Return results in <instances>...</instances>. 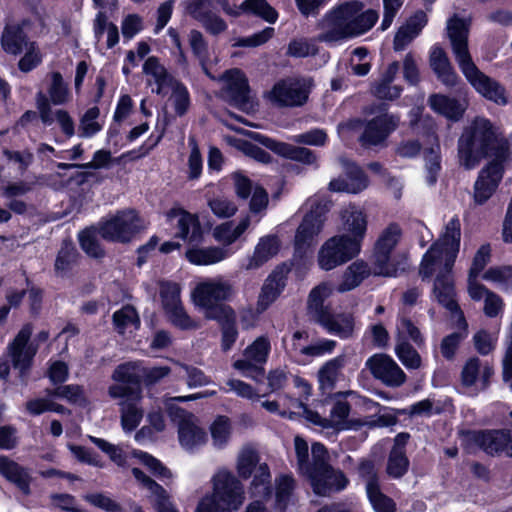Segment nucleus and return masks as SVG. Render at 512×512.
Instances as JSON below:
<instances>
[{
    "label": "nucleus",
    "instance_id": "nucleus-1",
    "mask_svg": "<svg viewBox=\"0 0 512 512\" xmlns=\"http://www.w3.org/2000/svg\"><path fill=\"white\" fill-rule=\"evenodd\" d=\"M460 221L452 218L445 226L440 238L424 254L420 274L423 278L436 275L433 294L437 301L449 310L454 319L466 329L468 324L455 300L451 270L460 248Z\"/></svg>",
    "mask_w": 512,
    "mask_h": 512
},
{
    "label": "nucleus",
    "instance_id": "nucleus-2",
    "mask_svg": "<svg viewBox=\"0 0 512 512\" xmlns=\"http://www.w3.org/2000/svg\"><path fill=\"white\" fill-rule=\"evenodd\" d=\"M471 20L454 14L446 22V32L458 67L468 83L484 98L498 105L508 103L503 86L485 75L474 63L468 47Z\"/></svg>",
    "mask_w": 512,
    "mask_h": 512
},
{
    "label": "nucleus",
    "instance_id": "nucleus-3",
    "mask_svg": "<svg viewBox=\"0 0 512 512\" xmlns=\"http://www.w3.org/2000/svg\"><path fill=\"white\" fill-rule=\"evenodd\" d=\"M364 8L359 0L343 1L332 7L317 23V40L337 45L368 32L378 21L379 14Z\"/></svg>",
    "mask_w": 512,
    "mask_h": 512
},
{
    "label": "nucleus",
    "instance_id": "nucleus-4",
    "mask_svg": "<svg viewBox=\"0 0 512 512\" xmlns=\"http://www.w3.org/2000/svg\"><path fill=\"white\" fill-rule=\"evenodd\" d=\"M510 142L500 126L488 118L475 117L462 131L457 143V157L466 170L476 168L491 155L509 153Z\"/></svg>",
    "mask_w": 512,
    "mask_h": 512
},
{
    "label": "nucleus",
    "instance_id": "nucleus-5",
    "mask_svg": "<svg viewBox=\"0 0 512 512\" xmlns=\"http://www.w3.org/2000/svg\"><path fill=\"white\" fill-rule=\"evenodd\" d=\"M294 451L297 471L310 481L315 494L327 496L346 487V477L329 465V455L323 444L313 443L310 456L308 443L297 435L294 438Z\"/></svg>",
    "mask_w": 512,
    "mask_h": 512
},
{
    "label": "nucleus",
    "instance_id": "nucleus-6",
    "mask_svg": "<svg viewBox=\"0 0 512 512\" xmlns=\"http://www.w3.org/2000/svg\"><path fill=\"white\" fill-rule=\"evenodd\" d=\"M211 493L198 503L195 512H237L246 496L241 480L228 468L217 469L210 479Z\"/></svg>",
    "mask_w": 512,
    "mask_h": 512
},
{
    "label": "nucleus",
    "instance_id": "nucleus-7",
    "mask_svg": "<svg viewBox=\"0 0 512 512\" xmlns=\"http://www.w3.org/2000/svg\"><path fill=\"white\" fill-rule=\"evenodd\" d=\"M295 404L302 409V415L311 423L324 429H332L335 432L355 429L362 425L370 427H387L396 423V418L389 412L369 417L364 422L349 420L350 405L346 401H336L329 413V417L323 418L317 412L306 407L301 401H295Z\"/></svg>",
    "mask_w": 512,
    "mask_h": 512
},
{
    "label": "nucleus",
    "instance_id": "nucleus-8",
    "mask_svg": "<svg viewBox=\"0 0 512 512\" xmlns=\"http://www.w3.org/2000/svg\"><path fill=\"white\" fill-rule=\"evenodd\" d=\"M235 294L232 283L223 277L207 278L200 281L192 292V299L196 306L204 310L209 319L222 321L230 318L233 311L222 304L230 300Z\"/></svg>",
    "mask_w": 512,
    "mask_h": 512
},
{
    "label": "nucleus",
    "instance_id": "nucleus-9",
    "mask_svg": "<svg viewBox=\"0 0 512 512\" xmlns=\"http://www.w3.org/2000/svg\"><path fill=\"white\" fill-rule=\"evenodd\" d=\"M32 326L24 325L15 338L8 344L5 354L0 357V378L7 380L10 375V363L20 376L30 369L38 346L30 340Z\"/></svg>",
    "mask_w": 512,
    "mask_h": 512
},
{
    "label": "nucleus",
    "instance_id": "nucleus-10",
    "mask_svg": "<svg viewBox=\"0 0 512 512\" xmlns=\"http://www.w3.org/2000/svg\"><path fill=\"white\" fill-rule=\"evenodd\" d=\"M402 238V229L396 223H390L378 236L373 253V274L393 277L397 275V263L394 250Z\"/></svg>",
    "mask_w": 512,
    "mask_h": 512
},
{
    "label": "nucleus",
    "instance_id": "nucleus-11",
    "mask_svg": "<svg viewBox=\"0 0 512 512\" xmlns=\"http://www.w3.org/2000/svg\"><path fill=\"white\" fill-rule=\"evenodd\" d=\"M304 206L307 213L295 235V247L298 252H305L312 246L323 229L326 213L330 209V205L318 197L308 199Z\"/></svg>",
    "mask_w": 512,
    "mask_h": 512
},
{
    "label": "nucleus",
    "instance_id": "nucleus-12",
    "mask_svg": "<svg viewBox=\"0 0 512 512\" xmlns=\"http://www.w3.org/2000/svg\"><path fill=\"white\" fill-rule=\"evenodd\" d=\"M166 406L171 420L178 426V439L183 449L194 451L206 444L207 433L194 414L175 406L170 401Z\"/></svg>",
    "mask_w": 512,
    "mask_h": 512
},
{
    "label": "nucleus",
    "instance_id": "nucleus-13",
    "mask_svg": "<svg viewBox=\"0 0 512 512\" xmlns=\"http://www.w3.org/2000/svg\"><path fill=\"white\" fill-rule=\"evenodd\" d=\"M508 154H495L478 172L472 192L476 205L485 204L496 193L505 173Z\"/></svg>",
    "mask_w": 512,
    "mask_h": 512
},
{
    "label": "nucleus",
    "instance_id": "nucleus-14",
    "mask_svg": "<svg viewBox=\"0 0 512 512\" xmlns=\"http://www.w3.org/2000/svg\"><path fill=\"white\" fill-rule=\"evenodd\" d=\"M312 86L310 78L283 79L265 93V98L278 107L301 106L307 101Z\"/></svg>",
    "mask_w": 512,
    "mask_h": 512
},
{
    "label": "nucleus",
    "instance_id": "nucleus-15",
    "mask_svg": "<svg viewBox=\"0 0 512 512\" xmlns=\"http://www.w3.org/2000/svg\"><path fill=\"white\" fill-rule=\"evenodd\" d=\"M47 94L39 91L36 94V108L43 124L53 123L52 107L54 105L68 104L72 99V93L68 84L59 72H51L47 76Z\"/></svg>",
    "mask_w": 512,
    "mask_h": 512
},
{
    "label": "nucleus",
    "instance_id": "nucleus-16",
    "mask_svg": "<svg viewBox=\"0 0 512 512\" xmlns=\"http://www.w3.org/2000/svg\"><path fill=\"white\" fill-rule=\"evenodd\" d=\"M360 252L359 248L336 234L328 238L319 248L317 263L320 269L330 271L354 259Z\"/></svg>",
    "mask_w": 512,
    "mask_h": 512
},
{
    "label": "nucleus",
    "instance_id": "nucleus-17",
    "mask_svg": "<svg viewBox=\"0 0 512 512\" xmlns=\"http://www.w3.org/2000/svg\"><path fill=\"white\" fill-rule=\"evenodd\" d=\"M142 228L143 223L134 210H123L103 222L99 233L109 241L128 242Z\"/></svg>",
    "mask_w": 512,
    "mask_h": 512
},
{
    "label": "nucleus",
    "instance_id": "nucleus-18",
    "mask_svg": "<svg viewBox=\"0 0 512 512\" xmlns=\"http://www.w3.org/2000/svg\"><path fill=\"white\" fill-rule=\"evenodd\" d=\"M339 236L360 250L368 230V214L364 208L350 203L339 210Z\"/></svg>",
    "mask_w": 512,
    "mask_h": 512
},
{
    "label": "nucleus",
    "instance_id": "nucleus-19",
    "mask_svg": "<svg viewBox=\"0 0 512 512\" xmlns=\"http://www.w3.org/2000/svg\"><path fill=\"white\" fill-rule=\"evenodd\" d=\"M218 81L221 83V93L225 99L243 111L253 108L248 81L240 69L227 70Z\"/></svg>",
    "mask_w": 512,
    "mask_h": 512
},
{
    "label": "nucleus",
    "instance_id": "nucleus-20",
    "mask_svg": "<svg viewBox=\"0 0 512 512\" xmlns=\"http://www.w3.org/2000/svg\"><path fill=\"white\" fill-rule=\"evenodd\" d=\"M270 350L269 339L265 336L258 337L244 350V358L235 361L233 366L243 376L259 380L263 376L262 366L266 363Z\"/></svg>",
    "mask_w": 512,
    "mask_h": 512
},
{
    "label": "nucleus",
    "instance_id": "nucleus-21",
    "mask_svg": "<svg viewBox=\"0 0 512 512\" xmlns=\"http://www.w3.org/2000/svg\"><path fill=\"white\" fill-rule=\"evenodd\" d=\"M211 3L219 4L223 10L233 16H238V12L229 7L227 0H190L187 6L188 13L199 21L207 32L216 35L226 30L225 21L218 15L205 9Z\"/></svg>",
    "mask_w": 512,
    "mask_h": 512
},
{
    "label": "nucleus",
    "instance_id": "nucleus-22",
    "mask_svg": "<svg viewBox=\"0 0 512 512\" xmlns=\"http://www.w3.org/2000/svg\"><path fill=\"white\" fill-rule=\"evenodd\" d=\"M366 366L376 379L387 386L399 387L406 381L404 371L388 355L375 354L367 360Z\"/></svg>",
    "mask_w": 512,
    "mask_h": 512
},
{
    "label": "nucleus",
    "instance_id": "nucleus-23",
    "mask_svg": "<svg viewBox=\"0 0 512 512\" xmlns=\"http://www.w3.org/2000/svg\"><path fill=\"white\" fill-rule=\"evenodd\" d=\"M289 266L282 264L277 266L265 280L258 296L256 309L258 313L266 311L276 301L286 285V276Z\"/></svg>",
    "mask_w": 512,
    "mask_h": 512
},
{
    "label": "nucleus",
    "instance_id": "nucleus-24",
    "mask_svg": "<svg viewBox=\"0 0 512 512\" xmlns=\"http://www.w3.org/2000/svg\"><path fill=\"white\" fill-rule=\"evenodd\" d=\"M494 371L488 362H482L477 357L469 358L461 370V383L473 391H481L488 387Z\"/></svg>",
    "mask_w": 512,
    "mask_h": 512
},
{
    "label": "nucleus",
    "instance_id": "nucleus-25",
    "mask_svg": "<svg viewBox=\"0 0 512 512\" xmlns=\"http://www.w3.org/2000/svg\"><path fill=\"white\" fill-rule=\"evenodd\" d=\"M167 221L177 229L176 235L189 242H197L201 237L198 217L180 207H173L167 212Z\"/></svg>",
    "mask_w": 512,
    "mask_h": 512
},
{
    "label": "nucleus",
    "instance_id": "nucleus-26",
    "mask_svg": "<svg viewBox=\"0 0 512 512\" xmlns=\"http://www.w3.org/2000/svg\"><path fill=\"white\" fill-rule=\"evenodd\" d=\"M143 73L146 77V84L153 93L166 95L177 80L166 70L159 60L152 56L143 65Z\"/></svg>",
    "mask_w": 512,
    "mask_h": 512
},
{
    "label": "nucleus",
    "instance_id": "nucleus-27",
    "mask_svg": "<svg viewBox=\"0 0 512 512\" xmlns=\"http://www.w3.org/2000/svg\"><path fill=\"white\" fill-rule=\"evenodd\" d=\"M251 137L260 141L263 145H265L270 150L275 153L294 160L301 162L305 165H314L317 166V155L310 149L304 147H296L291 144L277 142L273 139L266 138L258 133H250Z\"/></svg>",
    "mask_w": 512,
    "mask_h": 512
},
{
    "label": "nucleus",
    "instance_id": "nucleus-28",
    "mask_svg": "<svg viewBox=\"0 0 512 512\" xmlns=\"http://www.w3.org/2000/svg\"><path fill=\"white\" fill-rule=\"evenodd\" d=\"M429 64L438 80L445 86L453 87L458 83L459 76L453 68L447 53L438 44L430 48Z\"/></svg>",
    "mask_w": 512,
    "mask_h": 512
},
{
    "label": "nucleus",
    "instance_id": "nucleus-29",
    "mask_svg": "<svg viewBox=\"0 0 512 512\" xmlns=\"http://www.w3.org/2000/svg\"><path fill=\"white\" fill-rule=\"evenodd\" d=\"M399 123V119L393 115L384 114L368 122L361 137L363 145H378L393 132Z\"/></svg>",
    "mask_w": 512,
    "mask_h": 512
},
{
    "label": "nucleus",
    "instance_id": "nucleus-30",
    "mask_svg": "<svg viewBox=\"0 0 512 512\" xmlns=\"http://www.w3.org/2000/svg\"><path fill=\"white\" fill-rule=\"evenodd\" d=\"M281 249V242L275 235H266L259 239L253 254L241 265L245 270L258 269L275 257Z\"/></svg>",
    "mask_w": 512,
    "mask_h": 512
},
{
    "label": "nucleus",
    "instance_id": "nucleus-31",
    "mask_svg": "<svg viewBox=\"0 0 512 512\" xmlns=\"http://www.w3.org/2000/svg\"><path fill=\"white\" fill-rule=\"evenodd\" d=\"M132 474L141 487L149 492L150 501L157 512H178L170 502L166 490L161 485L138 468H133Z\"/></svg>",
    "mask_w": 512,
    "mask_h": 512
},
{
    "label": "nucleus",
    "instance_id": "nucleus-32",
    "mask_svg": "<svg viewBox=\"0 0 512 512\" xmlns=\"http://www.w3.org/2000/svg\"><path fill=\"white\" fill-rule=\"evenodd\" d=\"M132 474L141 487L149 492L150 501L157 512H178L170 502L166 490L161 485L138 468H133Z\"/></svg>",
    "mask_w": 512,
    "mask_h": 512
},
{
    "label": "nucleus",
    "instance_id": "nucleus-33",
    "mask_svg": "<svg viewBox=\"0 0 512 512\" xmlns=\"http://www.w3.org/2000/svg\"><path fill=\"white\" fill-rule=\"evenodd\" d=\"M427 15L423 11H417L398 28L393 46L396 51L405 49L416 37H418L427 25Z\"/></svg>",
    "mask_w": 512,
    "mask_h": 512
},
{
    "label": "nucleus",
    "instance_id": "nucleus-34",
    "mask_svg": "<svg viewBox=\"0 0 512 512\" xmlns=\"http://www.w3.org/2000/svg\"><path fill=\"white\" fill-rule=\"evenodd\" d=\"M320 324L327 332L341 339L352 338L358 330L355 317L348 312L322 315Z\"/></svg>",
    "mask_w": 512,
    "mask_h": 512
},
{
    "label": "nucleus",
    "instance_id": "nucleus-35",
    "mask_svg": "<svg viewBox=\"0 0 512 512\" xmlns=\"http://www.w3.org/2000/svg\"><path fill=\"white\" fill-rule=\"evenodd\" d=\"M347 356L340 354L325 362L317 373L319 387L322 391L334 389L337 381L342 377V369L346 365Z\"/></svg>",
    "mask_w": 512,
    "mask_h": 512
},
{
    "label": "nucleus",
    "instance_id": "nucleus-36",
    "mask_svg": "<svg viewBox=\"0 0 512 512\" xmlns=\"http://www.w3.org/2000/svg\"><path fill=\"white\" fill-rule=\"evenodd\" d=\"M471 439L487 454L494 455L500 452L506 453L510 439L509 431H485L471 435Z\"/></svg>",
    "mask_w": 512,
    "mask_h": 512
},
{
    "label": "nucleus",
    "instance_id": "nucleus-37",
    "mask_svg": "<svg viewBox=\"0 0 512 512\" xmlns=\"http://www.w3.org/2000/svg\"><path fill=\"white\" fill-rule=\"evenodd\" d=\"M258 450L251 444L242 446L236 456L235 470L239 479H248L264 462Z\"/></svg>",
    "mask_w": 512,
    "mask_h": 512
},
{
    "label": "nucleus",
    "instance_id": "nucleus-38",
    "mask_svg": "<svg viewBox=\"0 0 512 512\" xmlns=\"http://www.w3.org/2000/svg\"><path fill=\"white\" fill-rule=\"evenodd\" d=\"M232 254L228 248L221 247H205V248H189L186 253V259L193 265L207 266L221 262Z\"/></svg>",
    "mask_w": 512,
    "mask_h": 512
},
{
    "label": "nucleus",
    "instance_id": "nucleus-39",
    "mask_svg": "<svg viewBox=\"0 0 512 512\" xmlns=\"http://www.w3.org/2000/svg\"><path fill=\"white\" fill-rule=\"evenodd\" d=\"M428 104L435 113L453 121H458L465 112V106L457 99L443 94L430 95Z\"/></svg>",
    "mask_w": 512,
    "mask_h": 512
},
{
    "label": "nucleus",
    "instance_id": "nucleus-40",
    "mask_svg": "<svg viewBox=\"0 0 512 512\" xmlns=\"http://www.w3.org/2000/svg\"><path fill=\"white\" fill-rule=\"evenodd\" d=\"M370 274H373V268L370 269L366 262L363 260L354 261L343 272L337 290L339 292L350 291L358 287Z\"/></svg>",
    "mask_w": 512,
    "mask_h": 512
},
{
    "label": "nucleus",
    "instance_id": "nucleus-41",
    "mask_svg": "<svg viewBox=\"0 0 512 512\" xmlns=\"http://www.w3.org/2000/svg\"><path fill=\"white\" fill-rule=\"evenodd\" d=\"M296 480L292 475L281 474L275 479V502L276 507L285 512L287 508L295 504L294 490Z\"/></svg>",
    "mask_w": 512,
    "mask_h": 512
},
{
    "label": "nucleus",
    "instance_id": "nucleus-42",
    "mask_svg": "<svg viewBox=\"0 0 512 512\" xmlns=\"http://www.w3.org/2000/svg\"><path fill=\"white\" fill-rule=\"evenodd\" d=\"M29 42L23 29L18 24L5 26L1 36V47L6 53L14 56L19 55Z\"/></svg>",
    "mask_w": 512,
    "mask_h": 512
},
{
    "label": "nucleus",
    "instance_id": "nucleus-43",
    "mask_svg": "<svg viewBox=\"0 0 512 512\" xmlns=\"http://www.w3.org/2000/svg\"><path fill=\"white\" fill-rule=\"evenodd\" d=\"M0 475L15 484L24 493L29 492L30 476L27 471L4 455H0Z\"/></svg>",
    "mask_w": 512,
    "mask_h": 512
},
{
    "label": "nucleus",
    "instance_id": "nucleus-44",
    "mask_svg": "<svg viewBox=\"0 0 512 512\" xmlns=\"http://www.w3.org/2000/svg\"><path fill=\"white\" fill-rule=\"evenodd\" d=\"M430 146L424 149L425 167L427 171V182L432 185L437 180V175L441 169L440 144L434 133L427 136Z\"/></svg>",
    "mask_w": 512,
    "mask_h": 512
},
{
    "label": "nucleus",
    "instance_id": "nucleus-45",
    "mask_svg": "<svg viewBox=\"0 0 512 512\" xmlns=\"http://www.w3.org/2000/svg\"><path fill=\"white\" fill-rule=\"evenodd\" d=\"M212 445L215 449L226 448L231 440L233 426L227 416H217L209 426Z\"/></svg>",
    "mask_w": 512,
    "mask_h": 512
},
{
    "label": "nucleus",
    "instance_id": "nucleus-46",
    "mask_svg": "<svg viewBox=\"0 0 512 512\" xmlns=\"http://www.w3.org/2000/svg\"><path fill=\"white\" fill-rule=\"evenodd\" d=\"M141 399L123 400L120 402L121 426L125 432H132L140 424L144 410L140 405Z\"/></svg>",
    "mask_w": 512,
    "mask_h": 512
},
{
    "label": "nucleus",
    "instance_id": "nucleus-47",
    "mask_svg": "<svg viewBox=\"0 0 512 512\" xmlns=\"http://www.w3.org/2000/svg\"><path fill=\"white\" fill-rule=\"evenodd\" d=\"M252 479L249 483L248 492L251 497L264 498L271 494V472L267 463H263L252 474Z\"/></svg>",
    "mask_w": 512,
    "mask_h": 512
},
{
    "label": "nucleus",
    "instance_id": "nucleus-48",
    "mask_svg": "<svg viewBox=\"0 0 512 512\" xmlns=\"http://www.w3.org/2000/svg\"><path fill=\"white\" fill-rule=\"evenodd\" d=\"M249 225V217L242 218L237 225L232 222H225L214 229L213 235L218 242L230 245L247 230Z\"/></svg>",
    "mask_w": 512,
    "mask_h": 512
},
{
    "label": "nucleus",
    "instance_id": "nucleus-49",
    "mask_svg": "<svg viewBox=\"0 0 512 512\" xmlns=\"http://www.w3.org/2000/svg\"><path fill=\"white\" fill-rule=\"evenodd\" d=\"M234 12L252 13L269 23H275L278 14L265 0H246L239 7L233 9Z\"/></svg>",
    "mask_w": 512,
    "mask_h": 512
},
{
    "label": "nucleus",
    "instance_id": "nucleus-50",
    "mask_svg": "<svg viewBox=\"0 0 512 512\" xmlns=\"http://www.w3.org/2000/svg\"><path fill=\"white\" fill-rule=\"evenodd\" d=\"M100 110L98 107H91L85 111L79 121V136L91 138L103 128V122L99 119Z\"/></svg>",
    "mask_w": 512,
    "mask_h": 512
},
{
    "label": "nucleus",
    "instance_id": "nucleus-51",
    "mask_svg": "<svg viewBox=\"0 0 512 512\" xmlns=\"http://www.w3.org/2000/svg\"><path fill=\"white\" fill-rule=\"evenodd\" d=\"M482 279L495 283L506 293H512V265L491 267L482 274Z\"/></svg>",
    "mask_w": 512,
    "mask_h": 512
},
{
    "label": "nucleus",
    "instance_id": "nucleus-52",
    "mask_svg": "<svg viewBox=\"0 0 512 512\" xmlns=\"http://www.w3.org/2000/svg\"><path fill=\"white\" fill-rule=\"evenodd\" d=\"M113 322L119 333L133 332L140 325L139 316L132 306H125L113 315Z\"/></svg>",
    "mask_w": 512,
    "mask_h": 512
},
{
    "label": "nucleus",
    "instance_id": "nucleus-53",
    "mask_svg": "<svg viewBox=\"0 0 512 512\" xmlns=\"http://www.w3.org/2000/svg\"><path fill=\"white\" fill-rule=\"evenodd\" d=\"M357 183L348 182L346 178L333 179L329 183V188L335 192L359 193L367 188L368 181L364 173L360 169H355Z\"/></svg>",
    "mask_w": 512,
    "mask_h": 512
},
{
    "label": "nucleus",
    "instance_id": "nucleus-54",
    "mask_svg": "<svg viewBox=\"0 0 512 512\" xmlns=\"http://www.w3.org/2000/svg\"><path fill=\"white\" fill-rule=\"evenodd\" d=\"M159 292L164 311L182 304L180 299L181 288L179 284L170 281L159 283Z\"/></svg>",
    "mask_w": 512,
    "mask_h": 512
},
{
    "label": "nucleus",
    "instance_id": "nucleus-55",
    "mask_svg": "<svg viewBox=\"0 0 512 512\" xmlns=\"http://www.w3.org/2000/svg\"><path fill=\"white\" fill-rule=\"evenodd\" d=\"M225 140L229 145L259 162L267 163L270 161V155L266 151L246 140L232 136H226Z\"/></svg>",
    "mask_w": 512,
    "mask_h": 512
},
{
    "label": "nucleus",
    "instance_id": "nucleus-56",
    "mask_svg": "<svg viewBox=\"0 0 512 512\" xmlns=\"http://www.w3.org/2000/svg\"><path fill=\"white\" fill-rule=\"evenodd\" d=\"M133 457L137 458L147 469L156 477L161 479H171L172 473L168 470L158 459L152 455L141 451L134 450L132 452Z\"/></svg>",
    "mask_w": 512,
    "mask_h": 512
},
{
    "label": "nucleus",
    "instance_id": "nucleus-57",
    "mask_svg": "<svg viewBox=\"0 0 512 512\" xmlns=\"http://www.w3.org/2000/svg\"><path fill=\"white\" fill-rule=\"evenodd\" d=\"M396 330V343L410 339L420 346L424 342L420 330L408 318L401 317L397 322Z\"/></svg>",
    "mask_w": 512,
    "mask_h": 512
},
{
    "label": "nucleus",
    "instance_id": "nucleus-58",
    "mask_svg": "<svg viewBox=\"0 0 512 512\" xmlns=\"http://www.w3.org/2000/svg\"><path fill=\"white\" fill-rule=\"evenodd\" d=\"M395 354L406 368H420L421 357L419 353L407 341L396 343Z\"/></svg>",
    "mask_w": 512,
    "mask_h": 512
},
{
    "label": "nucleus",
    "instance_id": "nucleus-59",
    "mask_svg": "<svg viewBox=\"0 0 512 512\" xmlns=\"http://www.w3.org/2000/svg\"><path fill=\"white\" fill-rule=\"evenodd\" d=\"M366 493L375 512H395V502L384 495L379 487H374L372 484H369L368 492Z\"/></svg>",
    "mask_w": 512,
    "mask_h": 512
},
{
    "label": "nucleus",
    "instance_id": "nucleus-60",
    "mask_svg": "<svg viewBox=\"0 0 512 512\" xmlns=\"http://www.w3.org/2000/svg\"><path fill=\"white\" fill-rule=\"evenodd\" d=\"M165 313L171 324L179 329L192 330L199 328V323L187 314L182 304L165 311Z\"/></svg>",
    "mask_w": 512,
    "mask_h": 512
},
{
    "label": "nucleus",
    "instance_id": "nucleus-61",
    "mask_svg": "<svg viewBox=\"0 0 512 512\" xmlns=\"http://www.w3.org/2000/svg\"><path fill=\"white\" fill-rule=\"evenodd\" d=\"M98 234L95 228H90L82 231L79 234V242L81 248L91 257H101L104 252L98 242Z\"/></svg>",
    "mask_w": 512,
    "mask_h": 512
},
{
    "label": "nucleus",
    "instance_id": "nucleus-62",
    "mask_svg": "<svg viewBox=\"0 0 512 512\" xmlns=\"http://www.w3.org/2000/svg\"><path fill=\"white\" fill-rule=\"evenodd\" d=\"M408 464L405 451L400 448H393L388 459L387 473L393 478H399L406 473Z\"/></svg>",
    "mask_w": 512,
    "mask_h": 512
},
{
    "label": "nucleus",
    "instance_id": "nucleus-63",
    "mask_svg": "<svg viewBox=\"0 0 512 512\" xmlns=\"http://www.w3.org/2000/svg\"><path fill=\"white\" fill-rule=\"evenodd\" d=\"M171 96L170 101L175 109L177 115H184L190 105V98L187 88L178 81L170 87Z\"/></svg>",
    "mask_w": 512,
    "mask_h": 512
},
{
    "label": "nucleus",
    "instance_id": "nucleus-64",
    "mask_svg": "<svg viewBox=\"0 0 512 512\" xmlns=\"http://www.w3.org/2000/svg\"><path fill=\"white\" fill-rule=\"evenodd\" d=\"M76 259V250L71 243H64L55 261L57 274L64 276L72 268Z\"/></svg>",
    "mask_w": 512,
    "mask_h": 512
}]
</instances>
